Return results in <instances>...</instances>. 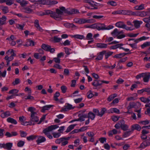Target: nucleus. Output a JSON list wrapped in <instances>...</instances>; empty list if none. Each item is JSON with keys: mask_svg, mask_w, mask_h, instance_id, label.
Returning <instances> with one entry per match:
<instances>
[{"mask_svg": "<svg viewBox=\"0 0 150 150\" xmlns=\"http://www.w3.org/2000/svg\"><path fill=\"white\" fill-rule=\"evenodd\" d=\"M86 28L96 29L98 30H109L112 29L114 28V26L111 25L107 26L104 23H96L88 27H86Z\"/></svg>", "mask_w": 150, "mask_h": 150, "instance_id": "f257e3e1", "label": "nucleus"}, {"mask_svg": "<svg viewBox=\"0 0 150 150\" xmlns=\"http://www.w3.org/2000/svg\"><path fill=\"white\" fill-rule=\"evenodd\" d=\"M58 127L59 126L57 125H52L44 129L43 132L50 139H52L53 137L49 132Z\"/></svg>", "mask_w": 150, "mask_h": 150, "instance_id": "f03ea898", "label": "nucleus"}, {"mask_svg": "<svg viewBox=\"0 0 150 150\" xmlns=\"http://www.w3.org/2000/svg\"><path fill=\"white\" fill-rule=\"evenodd\" d=\"M123 33V30L118 31L117 28H115L111 33V34L114 38L117 37V39H121L125 37V35L122 34Z\"/></svg>", "mask_w": 150, "mask_h": 150, "instance_id": "7ed1b4c3", "label": "nucleus"}, {"mask_svg": "<svg viewBox=\"0 0 150 150\" xmlns=\"http://www.w3.org/2000/svg\"><path fill=\"white\" fill-rule=\"evenodd\" d=\"M70 139V137H63L56 139L55 141V142L58 144L61 143V145L62 146H64L68 144V141Z\"/></svg>", "mask_w": 150, "mask_h": 150, "instance_id": "20e7f679", "label": "nucleus"}, {"mask_svg": "<svg viewBox=\"0 0 150 150\" xmlns=\"http://www.w3.org/2000/svg\"><path fill=\"white\" fill-rule=\"evenodd\" d=\"M39 120V118L38 117L37 114L36 112L31 114L30 117V121L28 123H30V125H35V123L38 122Z\"/></svg>", "mask_w": 150, "mask_h": 150, "instance_id": "39448f33", "label": "nucleus"}, {"mask_svg": "<svg viewBox=\"0 0 150 150\" xmlns=\"http://www.w3.org/2000/svg\"><path fill=\"white\" fill-rule=\"evenodd\" d=\"M115 26L118 28H122L125 29L127 30H132L134 29V28H132V27H127L126 25H125L123 22L122 21H120L117 22L115 23Z\"/></svg>", "mask_w": 150, "mask_h": 150, "instance_id": "423d86ee", "label": "nucleus"}, {"mask_svg": "<svg viewBox=\"0 0 150 150\" xmlns=\"http://www.w3.org/2000/svg\"><path fill=\"white\" fill-rule=\"evenodd\" d=\"M41 47L42 49L47 51L50 52L52 53H54L55 51L54 48H51L50 45L44 44L42 45Z\"/></svg>", "mask_w": 150, "mask_h": 150, "instance_id": "0eeeda50", "label": "nucleus"}, {"mask_svg": "<svg viewBox=\"0 0 150 150\" xmlns=\"http://www.w3.org/2000/svg\"><path fill=\"white\" fill-rule=\"evenodd\" d=\"M65 8L63 6L59 7V9L57 8L56 9V12L55 13L56 16H59L58 18L60 17L63 13H64Z\"/></svg>", "mask_w": 150, "mask_h": 150, "instance_id": "6e6552de", "label": "nucleus"}, {"mask_svg": "<svg viewBox=\"0 0 150 150\" xmlns=\"http://www.w3.org/2000/svg\"><path fill=\"white\" fill-rule=\"evenodd\" d=\"M150 145V140L147 139L142 142L140 146L138 147V148L141 149L145 148L146 147Z\"/></svg>", "mask_w": 150, "mask_h": 150, "instance_id": "1a4fd4ad", "label": "nucleus"}, {"mask_svg": "<svg viewBox=\"0 0 150 150\" xmlns=\"http://www.w3.org/2000/svg\"><path fill=\"white\" fill-rule=\"evenodd\" d=\"M38 51L39 53H35L34 54V57L36 59H40L44 53V51L42 49H39Z\"/></svg>", "mask_w": 150, "mask_h": 150, "instance_id": "9d476101", "label": "nucleus"}, {"mask_svg": "<svg viewBox=\"0 0 150 150\" xmlns=\"http://www.w3.org/2000/svg\"><path fill=\"white\" fill-rule=\"evenodd\" d=\"M55 14V12H53L51 10H45L44 13V15H51V16L53 17L56 19V18H58L59 16H56Z\"/></svg>", "mask_w": 150, "mask_h": 150, "instance_id": "9b49d317", "label": "nucleus"}, {"mask_svg": "<svg viewBox=\"0 0 150 150\" xmlns=\"http://www.w3.org/2000/svg\"><path fill=\"white\" fill-rule=\"evenodd\" d=\"M106 53V51H103L100 52L98 54V56L95 59L97 60H100L102 59L103 56L104 54Z\"/></svg>", "mask_w": 150, "mask_h": 150, "instance_id": "f8f14e48", "label": "nucleus"}, {"mask_svg": "<svg viewBox=\"0 0 150 150\" xmlns=\"http://www.w3.org/2000/svg\"><path fill=\"white\" fill-rule=\"evenodd\" d=\"M141 129V127L138 124H135L132 125L131 130L132 132L134 130H136L138 131H140Z\"/></svg>", "mask_w": 150, "mask_h": 150, "instance_id": "ddd939ff", "label": "nucleus"}, {"mask_svg": "<svg viewBox=\"0 0 150 150\" xmlns=\"http://www.w3.org/2000/svg\"><path fill=\"white\" fill-rule=\"evenodd\" d=\"M150 78V73L149 72L145 73L143 78V81L145 82H148L149 81Z\"/></svg>", "mask_w": 150, "mask_h": 150, "instance_id": "4468645a", "label": "nucleus"}, {"mask_svg": "<svg viewBox=\"0 0 150 150\" xmlns=\"http://www.w3.org/2000/svg\"><path fill=\"white\" fill-rule=\"evenodd\" d=\"M18 135V133L16 132H12L11 133L6 132L5 134L7 137H10L13 136H15Z\"/></svg>", "mask_w": 150, "mask_h": 150, "instance_id": "2eb2a0df", "label": "nucleus"}, {"mask_svg": "<svg viewBox=\"0 0 150 150\" xmlns=\"http://www.w3.org/2000/svg\"><path fill=\"white\" fill-rule=\"evenodd\" d=\"M34 25L38 30L40 32H42L43 31V30L40 26L39 23V21L38 20H36L35 21Z\"/></svg>", "mask_w": 150, "mask_h": 150, "instance_id": "dca6fc26", "label": "nucleus"}, {"mask_svg": "<svg viewBox=\"0 0 150 150\" xmlns=\"http://www.w3.org/2000/svg\"><path fill=\"white\" fill-rule=\"evenodd\" d=\"M133 23L134 24V26L136 28H139L140 26V25L142 23V22L141 21L137 20L134 21Z\"/></svg>", "mask_w": 150, "mask_h": 150, "instance_id": "f3484780", "label": "nucleus"}, {"mask_svg": "<svg viewBox=\"0 0 150 150\" xmlns=\"http://www.w3.org/2000/svg\"><path fill=\"white\" fill-rule=\"evenodd\" d=\"M102 84V82L100 80H94L92 83V85L95 87H97Z\"/></svg>", "mask_w": 150, "mask_h": 150, "instance_id": "a211bd4d", "label": "nucleus"}, {"mask_svg": "<svg viewBox=\"0 0 150 150\" xmlns=\"http://www.w3.org/2000/svg\"><path fill=\"white\" fill-rule=\"evenodd\" d=\"M120 122L122 123L121 128L123 130L125 131L128 129V126L124 124V121L123 120H120Z\"/></svg>", "mask_w": 150, "mask_h": 150, "instance_id": "6ab92c4d", "label": "nucleus"}, {"mask_svg": "<svg viewBox=\"0 0 150 150\" xmlns=\"http://www.w3.org/2000/svg\"><path fill=\"white\" fill-rule=\"evenodd\" d=\"M92 19H86L84 18H81L80 19V24H84L86 23H90L92 21Z\"/></svg>", "mask_w": 150, "mask_h": 150, "instance_id": "aec40b11", "label": "nucleus"}, {"mask_svg": "<svg viewBox=\"0 0 150 150\" xmlns=\"http://www.w3.org/2000/svg\"><path fill=\"white\" fill-rule=\"evenodd\" d=\"M35 45L34 42L32 40H28L26 43V44L24 45L25 46H33Z\"/></svg>", "mask_w": 150, "mask_h": 150, "instance_id": "412c9836", "label": "nucleus"}, {"mask_svg": "<svg viewBox=\"0 0 150 150\" xmlns=\"http://www.w3.org/2000/svg\"><path fill=\"white\" fill-rule=\"evenodd\" d=\"M46 141V139L44 137L42 136H39L38 139L36 141V142L38 144L44 142Z\"/></svg>", "mask_w": 150, "mask_h": 150, "instance_id": "4be33fe9", "label": "nucleus"}, {"mask_svg": "<svg viewBox=\"0 0 150 150\" xmlns=\"http://www.w3.org/2000/svg\"><path fill=\"white\" fill-rule=\"evenodd\" d=\"M73 109H74V108L72 107V105L68 104L64 106V108L63 109V110L64 111H67Z\"/></svg>", "mask_w": 150, "mask_h": 150, "instance_id": "5701e85b", "label": "nucleus"}, {"mask_svg": "<svg viewBox=\"0 0 150 150\" xmlns=\"http://www.w3.org/2000/svg\"><path fill=\"white\" fill-rule=\"evenodd\" d=\"M11 115L10 112L9 111H6L5 112L2 113L1 115V118H4L7 117Z\"/></svg>", "mask_w": 150, "mask_h": 150, "instance_id": "b1692460", "label": "nucleus"}, {"mask_svg": "<svg viewBox=\"0 0 150 150\" xmlns=\"http://www.w3.org/2000/svg\"><path fill=\"white\" fill-rule=\"evenodd\" d=\"M123 45V44L122 43L117 44L115 45L116 48H119L120 49H122L124 50V51L125 52H128L129 51V49L127 48H125L123 47H122V46Z\"/></svg>", "mask_w": 150, "mask_h": 150, "instance_id": "393cba45", "label": "nucleus"}, {"mask_svg": "<svg viewBox=\"0 0 150 150\" xmlns=\"http://www.w3.org/2000/svg\"><path fill=\"white\" fill-rule=\"evenodd\" d=\"M96 46L98 47L101 48H106L107 47V44L104 43H98L96 44Z\"/></svg>", "mask_w": 150, "mask_h": 150, "instance_id": "a878e982", "label": "nucleus"}, {"mask_svg": "<svg viewBox=\"0 0 150 150\" xmlns=\"http://www.w3.org/2000/svg\"><path fill=\"white\" fill-rule=\"evenodd\" d=\"M0 8L4 14L6 13L9 12L8 8L6 6H1L0 7Z\"/></svg>", "mask_w": 150, "mask_h": 150, "instance_id": "bb28decb", "label": "nucleus"}, {"mask_svg": "<svg viewBox=\"0 0 150 150\" xmlns=\"http://www.w3.org/2000/svg\"><path fill=\"white\" fill-rule=\"evenodd\" d=\"M49 0H39L37 4L41 5H48Z\"/></svg>", "mask_w": 150, "mask_h": 150, "instance_id": "cd10ccee", "label": "nucleus"}, {"mask_svg": "<svg viewBox=\"0 0 150 150\" xmlns=\"http://www.w3.org/2000/svg\"><path fill=\"white\" fill-rule=\"evenodd\" d=\"M53 106L52 105H46L42 107V109L41 110L42 112H44L45 110H48L49 109Z\"/></svg>", "mask_w": 150, "mask_h": 150, "instance_id": "c85d7f7f", "label": "nucleus"}, {"mask_svg": "<svg viewBox=\"0 0 150 150\" xmlns=\"http://www.w3.org/2000/svg\"><path fill=\"white\" fill-rule=\"evenodd\" d=\"M140 99L142 102L144 103H148L150 101V97H149L148 98L142 97L140 98Z\"/></svg>", "mask_w": 150, "mask_h": 150, "instance_id": "c756f323", "label": "nucleus"}, {"mask_svg": "<svg viewBox=\"0 0 150 150\" xmlns=\"http://www.w3.org/2000/svg\"><path fill=\"white\" fill-rule=\"evenodd\" d=\"M83 1L84 3H88L92 7H93V6H97V5L96 4H93L94 3V1L92 0H84Z\"/></svg>", "mask_w": 150, "mask_h": 150, "instance_id": "7c9ffc66", "label": "nucleus"}, {"mask_svg": "<svg viewBox=\"0 0 150 150\" xmlns=\"http://www.w3.org/2000/svg\"><path fill=\"white\" fill-rule=\"evenodd\" d=\"M7 120L8 122L15 125L17 123V121L16 120L10 117L8 118L7 119Z\"/></svg>", "mask_w": 150, "mask_h": 150, "instance_id": "2f4dec72", "label": "nucleus"}, {"mask_svg": "<svg viewBox=\"0 0 150 150\" xmlns=\"http://www.w3.org/2000/svg\"><path fill=\"white\" fill-rule=\"evenodd\" d=\"M127 54L126 53H120L118 54H116L113 57L114 58H120L124 56H125V55Z\"/></svg>", "mask_w": 150, "mask_h": 150, "instance_id": "473e14b6", "label": "nucleus"}, {"mask_svg": "<svg viewBox=\"0 0 150 150\" xmlns=\"http://www.w3.org/2000/svg\"><path fill=\"white\" fill-rule=\"evenodd\" d=\"M95 117V115L91 112H89L88 114V117L91 120H93Z\"/></svg>", "mask_w": 150, "mask_h": 150, "instance_id": "72a5a7b5", "label": "nucleus"}, {"mask_svg": "<svg viewBox=\"0 0 150 150\" xmlns=\"http://www.w3.org/2000/svg\"><path fill=\"white\" fill-rule=\"evenodd\" d=\"M76 125V124H74L71 125L69 126L67 128L66 132L68 133L70 132L72 129H73L74 127Z\"/></svg>", "mask_w": 150, "mask_h": 150, "instance_id": "f704fd0d", "label": "nucleus"}, {"mask_svg": "<svg viewBox=\"0 0 150 150\" xmlns=\"http://www.w3.org/2000/svg\"><path fill=\"white\" fill-rule=\"evenodd\" d=\"M5 145V149L10 150L13 144L12 143L8 142Z\"/></svg>", "mask_w": 150, "mask_h": 150, "instance_id": "c9c22d12", "label": "nucleus"}, {"mask_svg": "<svg viewBox=\"0 0 150 150\" xmlns=\"http://www.w3.org/2000/svg\"><path fill=\"white\" fill-rule=\"evenodd\" d=\"M132 132V130L131 131L125 132L122 135V137L124 138H126L129 136Z\"/></svg>", "mask_w": 150, "mask_h": 150, "instance_id": "e433bc0d", "label": "nucleus"}, {"mask_svg": "<svg viewBox=\"0 0 150 150\" xmlns=\"http://www.w3.org/2000/svg\"><path fill=\"white\" fill-rule=\"evenodd\" d=\"M110 112L111 113L115 112L117 114H120V111L119 110L116 108H111L110 110Z\"/></svg>", "mask_w": 150, "mask_h": 150, "instance_id": "4c0bfd02", "label": "nucleus"}, {"mask_svg": "<svg viewBox=\"0 0 150 150\" xmlns=\"http://www.w3.org/2000/svg\"><path fill=\"white\" fill-rule=\"evenodd\" d=\"M6 20V17L4 16H3L1 18H0V24L1 25H3L4 24Z\"/></svg>", "mask_w": 150, "mask_h": 150, "instance_id": "58836bf2", "label": "nucleus"}, {"mask_svg": "<svg viewBox=\"0 0 150 150\" xmlns=\"http://www.w3.org/2000/svg\"><path fill=\"white\" fill-rule=\"evenodd\" d=\"M144 4H142L139 6H137L135 7V8L136 10H140L144 9Z\"/></svg>", "mask_w": 150, "mask_h": 150, "instance_id": "ea45409f", "label": "nucleus"}, {"mask_svg": "<svg viewBox=\"0 0 150 150\" xmlns=\"http://www.w3.org/2000/svg\"><path fill=\"white\" fill-rule=\"evenodd\" d=\"M106 109L105 108H103L101 109L100 112L98 115V116L101 117L105 113V112L106 111Z\"/></svg>", "mask_w": 150, "mask_h": 150, "instance_id": "a19ab883", "label": "nucleus"}, {"mask_svg": "<svg viewBox=\"0 0 150 150\" xmlns=\"http://www.w3.org/2000/svg\"><path fill=\"white\" fill-rule=\"evenodd\" d=\"M25 25V24L23 23L21 24H18L16 25V27L17 28L21 30H23V28Z\"/></svg>", "mask_w": 150, "mask_h": 150, "instance_id": "79ce46f5", "label": "nucleus"}, {"mask_svg": "<svg viewBox=\"0 0 150 150\" xmlns=\"http://www.w3.org/2000/svg\"><path fill=\"white\" fill-rule=\"evenodd\" d=\"M60 93L59 92L57 91L54 94V100L56 101H59V99L58 98V97L59 96Z\"/></svg>", "mask_w": 150, "mask_h": 150, "instance_id": "37998d69", "label": "nucleus"}, {"mask_svg": "<svg viewBox=\"0 0 150 150\" xmlns=\"http://www.w3.org/2000/svg\"><path fill=\"white\" fill-rule=\"evenodd\" d=\"M147 15L146 13L144 11L139 12L138 13L137 15L141 17H144Z\"/></svg>", "mask_w": 150, "mask_h": 150, "instance_id": "c03bdc74", "label": "nucleus"}, {"mask_svg": "<svg viewBox=\"0 0 150 150\" xmlns=\"http://www.w3.org/2000/svg\"><path fill=\"white\" fill-rule=\"evenodd\" d=\"M58 3V1L56 0H48V5H54Z\"/></svg>", "mask_w": 150, "mask_h": 150, "instance_id": "a18cd8bd", "label": "nucleus"}, {"mask_svg": "<svg viewBox=\"0 0 150 150\" xmlns=\"http://www.w3.org/2000/svg\"><path fill=\"white\" fill-rule=\"evenodd\" d=\"M87 97L88 98H92L94 96V95L93 93V92L91 91H89L87 93Z\"/></svg>", "mask_w": 150, "mask_h": 150, "instance_id": "49530a36", "label": "nucleus"}, {"mask_svg": "<svg viewBox=\"0 0 150 150\" xmlns=\"http://www.w3.org/2000/svg\"><path fill=\"white\" fill-rule=\"evenodd\" d=\"M16 39V38L13 35H11L9 37L7 38L6 40L10 42L11 41L15 40Z\"/></svg>", "mask_w": 150, "mask_h": 150, "instance_id": "de8ad7c7", "label": "nucleus"}, {"mask_svg": "<svg viewBox=\"0 0 150 150\" xmlns=\"http://www.w3.org/2000/svg\"><path fill=\"white\" fill-rule=\"evenodd\" d=\"M149 122V121L148 120H145L140 121L138 123L143 125H146L148 124Z\"/></svg>", "mask_w": 150, "mask_h": 150, "instance_id": "09e8293b", "label": "nucleus"}, {"mask_svg": "<svg viewBox=\"0 0 150 150\" xmlns=\"http://www.w3.org/2000/svg\"><path fill=\"white\" fill-rule=\"evenodd\" d=\"M35 110V108L33 107H30L28 108V110L31 112V114H33L36 113L34 112Z\"/></svg>", "mask_w": 150, "mask_h": 150, "instance_id": "8fccbe9b", "label": "nucleus"}, {"mask_svg": "<svg viewBox=\"0 0 150 150\" xmlns=\"http://www.w3.org/2000/svg\"><path fill=\"white\" fill-rule=\"evenodd\" d=\"M19 91L16 89H13L10 91L9 93L12 94L13 95L16 94Z\"/></svg>", "mask_w": 150, "mask_h": 150, "instance_id": "3c124183", "label": "nucleus"}, {"mask_svg": "<svg viewBox=\"0 0 150 150\" xmlns=\"http://www.w3.org/2000/svg\"><path fill=\"white\" fill-rule=\"evenodd\" d=\"M113 53V52L110 51L108 52H106V53L104 54L105 59H107L109 56L112 55Z\"/></svg>", "mask_w": 150, "mask_h": 150, "instance_id": "603ef678", "label": "nucleus"}, {"mask_svg": "<svg viewBox=\"0 0 150 150\" xmlns=\"http://www.w3.org/2000/svg\"><path fill=\"white\" fill-rule=\"evenodd\" d=\"M37 136L35 135H31L27 137V139L28 141H30L33 140L35 139Z\"/></svg>", "mask_w": 150, "mask_h": 150, "instance_id": "864d4df0", "label": "nucleus"}, {"mask_svg": "<svg viewBox=\"0 0 150 150\" xmlns=\"http://www.w3.org/2000/svg\"><path fill=\"white\" fill-rule=\"evenodd\" d=\"M73 37L76 38L82 39L84 38V36L83 35H76L73 36Z\"/></svg>", "mask_w": 150, "mask_h": 150, "instance_id": "5fc2aeb1", "label": "nucleus"}, {"mask_svg": "<svg viewBox=\"0 0 150 150\" xmlns=\"http://www.w3.org/2000/svg\"><path fill=\"white\" fill-rule=\"evenodd\" d=\"M20 82V80L18 78H16L15 79V81L12 83L13 85L15 86L19 83Z\"/></svg>", "mask_w": 150, "mask_h": 150, "instance_id": "6e6d98bb", "label": "nucleus"}, {"mask_svg": "<svg viewBox=\"0 0 150 150\" xmlns=\"http://www.w3.org/2000/svg\"><path fill=\"white\" fill-rule=\"evenodd\" d=\"M149 45H150V42H147L144 43L142 45H141V47L143 49L145 47Z\"/></svg>", "mask_w": 150, "mask_h": 150, "instance_id": "4d7b16f0", "label": "nucleus"}, {"mask_svg": "<svg viewBox=\"0 0 150 150\" xmlns=\"http://www.w3.org/2000/svg\"><path fill=\"white\" fill-rule=\"evenodd\" d=\"M107 4H109L112 6H115L117 5L116 2L114 1H108L107 3Z\"/></svg>", "mask_w": 150, "mask_h": 150, "instance_id": "13d9d810", "label": "nucleus"}, {"mask_svg": "<svg viewBox=\"0 0 150 150\" xmlns=\"http://www.w3.org/2000/svg\"><path fill=\"white\" fill-rule=\"evenodd\" d=\"M123 11L122 10H119L117 11H115L113 12L112 13V14H122V12Z\"/></svg>", "mask_w": 150, "mask_h": 150, "instance_id": "bf43d9fd", "label": "nucleus"}, {"mask_svg": "<svg viewBox=\"0 0 150 150\" xmlns=\"http://www.w3.org/2000/svg\"><path fill=\"white\" fill-rule=\"evenodd\" d=\"M141 104L139 102H137L136 103H134V108L137 109L139 108L140 107Z\"/></svg>", "mask_w": 150, "mask_h": 150, "instance_id": "052dcab7", "label": "nucleus"}, {"mask_svg": "<svg viewBox=\"0 0 150 150\" xmlns=\"http://www.w3.org/2000/svg\"><path fill=\"white\" fill-rule=\"evenodd\" d=\"M62 39L60 38H58L57 36H54L53 38L54 41L56 42H59Z\"/></svg>", "mask_w": 150, "mask_h": 150, "instance_id": "680f3d73", "label": "nucleus"}, {"mask_svg": "<svg viewBox=\"0 0 150 150\" xmlns=\"http://www.w3.org/2000/svg\"><path fill=\"white\" fill-rule=\"evenodd\" d=\"M14 0H7L6 4L10 6L13 3Z\"/></svg>", "mask_w": 150, "mask_h": 150, "instance_id": "e2e57ef3", "label": "nucleus"}, {"mask_svg": "<svg viewBox=\"0 0 150 150\" xmlns=\"http://www.w3.org/2000/svg\"><path fill=\"white\" fill-rule=\"evenodd\" d=\"M25 142L23 141H19L17 143V146L19 147H22L24 145Z\"/></svg>", "mask_w": 150, "mask_h": 150, "instance_id": "0e129e2a", "label": "nucleus"}, {"mask_svg": "<svg viewBox=\"0 0 150 150\" xmlns=\"http://www.w3.org/2000/svg\"><path fill=\"white\" fill-rule=\"evenodd\" d=\"M106 138L105 137H101L99 139V140L101 143H104L106 140Z\"/></svg>", "mask_w": 150, "mask_h": 150, "instance_id": "69168bd1", "label": "nucleus"}, {"mask_svg": "<svg viewBox=\"0 0 150 150\" xmlns=\"http://www.w3.org/2000/svg\"><path fill=\"white\" fill-rule=\"evenodd\" d=\"M21 136L22 137H25L27 136V133L23 131H20Z\"/></svg>", "mask_w": 150, "mask_h": 150, "instance_id": "338daca9", "label": "nucleus"}, {"mask_svg": "<svg viewBox=\"0 0 150 150\" xmlns=\"http://www.w3.org/2000/svg\"><path fill=\"white\" fill-rule=\"evenodd\" d=\"M67 89V87L64 86H63L61 87V89L63 93H66Z\"/></svg>", "mask_w": 150, "mask_h": 150, "instance_id": "774afa93", "label": "nucleus"}]
</instances>
